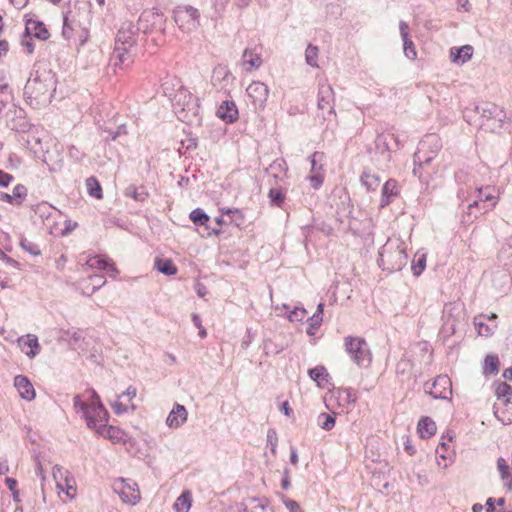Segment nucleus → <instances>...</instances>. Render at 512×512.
I'll use <instances>...</instances> for the list:
<instances>
[{"mask_svg":"<svg viewBox=\"0 0 512 512\" xmlns=\"http://www.w3.org/2000/svg\"><path fill=\"white\" fill-rule=\"evenodd\" d=\"M443 147L442 140L437 134L426 135L418 144L417 151L413 155V174L420 180H425L423 171L438 155Z\"/></svg>","mask_w":512,"mask_h":512,"instance_id":"7ed1b4c3","label":"nucleus"},{"mask_svg":"<svg viewBox=\"0 0 512 512\" xmlns=\"http://www.w3.org/2000/svg\"><path fill=\"white\" fill-rule=\"evenodd\" d=\"M217 116L227 123H234L239 117L238 108L234 101L225 100L217 109Z\"/></svg>","mask_w":512,"mask_h":512,"instance_id":"f3484780","label":"nucleus"},{"mask_svg":"<svg viewBox=\"0 0 512 512\" xmlns=\"http://www.w3.org/2000/svg\"><path fill=\"white\" fill-rule=\"evenodd\" d=\"M323 318L318 315H312L307 319L308 325L319 328L322 324Z\"/></svg>","mask_w":512,"mask_h":512,"instance_id":"69168bd1","label":"nucleus"},{"mask_svg":"<svg viewBox=\"0 0 512 512\" xmlns=\"http://www.w3.org/2000/svg\"><path fill=\"white\" fill-rule=\"evenodd\" d=\"M27 196V188L22 185L18 184L13 188V192L6 193L0 191V201H4L7 203H10L12 205H21L22 200Z\"/></svg>","mask_w":512,"mask_h":512,"instance_id":"5701e85b","label":"nucleus"},{"mask_svg":"<svg viewBox=\"0 0 512 512\" xmlns=\"http://www.w3.org/2000/svg\"><path fill=\"white\" fill-rule=\"evenodd\" d=\"M308 374L313 381L317 382L318 386H321L322 381H328L329 378L327 369L323 365L309 369Z\"/></svg>","mask_w":512,"mask_h":512,"instance_id":"4c0bfd02","label":"nucleus"},{"mask_svg":"<svg viewBox=\"0 0 512 512\" xmlns=\"http://www.w3.org/2000/svg\"><path fill=\"white\" fill-rule=\"evenodd\" d=\"M5 484L7 488L13 493V497L16 498L18 494V491L16 490L17 480L8 477L5 479Z\"/></svg>","mask_w":512,"mask_h":512,"instance_id":"680f3d73","label":"nucleus"},{"mask_svg":"<svg viewBox=\"0 0 512 512\" xmlns=\"http://www.w3.org/2000/svg\"><path fill=\"white\" fill-rule=\"evenodd\" d=\"M317 107L328 116L335 115V93L330 84L326 81L320 82L318 85ZM326 118V115L323 114Z\"/></svg>","mask_w":512,"mask_h":512,"instance_id":"1a4fd4ad","label":"nucleus"},{"mask_svg":"<svg viewBox=\"0 0 512 512\" xmlns=\"http://www.w3.org/2000/svg\"><path fill=\"white\" fill-rule=\"evenodd\" d=\"M378 265L387 271H400L407 264L404 243L399 239H388L379 250Z\"/></svg>","mask_w":512,"mask_h":512,"instance_id":"20e7f679","label":"nucleus"},{"mask_svg":"<svg viewBox=\"0 0 512 512\" xmlns=\"http://www.w3.org/2000/svg\"><path fill=\"white\" fill-rule=\"evenodd\" d=\"M25 32L30 36H33L40 40H47L50 37V33L47 30L45 24L41 21L29 19L26 22Z\"/></svg>","mask_w":512,"mask_h":512,"instance_id":"4be33fe9","label":"nucleus"},{"mask_svg":"<svg viewBox=\"0 0 512 512\" xmlns=\"http://www.w3.org/2000/svg\"><path fill=\"white\" fill-rule=\"evenodd\" d=\"M14 386L18 390L20 397L31 401L35 398V390L26 376L17 375L14 378Z\"/></svg>","mask_w":512,"mask_h":512,"instance_id":"a211bd4d","label":"nucleus"},{"mask_svg":"<svg viewBox=\"0 0 512 512\" xmlns=\"http://www.w3.org/2000/svg\"><path fill=\"white\" fill-rule=\"evenodd\" d=\"M476 109L480 112L482 125L490 131L495 132L504 127L506 112L502 107L494 103H485Z\"/></svg>","mask_w":512,"mask_h":512,"instance_id":"6e6552de","label":"nucleus"},{"mask_svg":"<svg viewBox=\"0 0 512 512\" xmlns=\"http://www.w3.org/2000/svg\"><path fill=\"white\" fill-rule=\"evenodd\" d=\"M499 359L496 355H488L485 358L483 370L485 374H497Z\"/></svg>","mask_w":512,"mask_h":512,"instance_id":"c03bdc74","label":"nucleus"},{"mask_svg":"<svg viewBox=\"0 0 512 512\" xmlns=\"http://www.w3.org/2000/svg\"><path fill=\"white\" fill-rule=\"evenodd\" d=\"M335 422V414L321 413L318 416V425L325 431L332 430L335 426Z\"/></svg>","mask_w":512,"mask_h":512,"instance_id":"37998d69","label":"nucleus"},{"mask_svg":"<svg viewBox=\"0 0 512 512\" xmlns=\"http://www.w3.org/2000/svg\"><path fill=\"white\" fill-rule=\"evenodd\" d=\"M247 97L254 109H264L269 95V89L266 84L260 81H253L246 89Z\"/></svg>","mask_w":512,"mask_h":512,"instance_id":"ddd939ff","label":"nucleus"},{"mask_svg":"<svg viewBox=\"0 0 512 512\" xmlns=\"http://www.w3.org/2000/svg\"><path fill=\"white\" fill-rule=\"evenodd\" d=\"M86 188L90 196L96 199L103 197L102 187L95 177L91 176L86 179Z\"/></svg>","mask_w":512,"mask_h":512,"instance_id":"58836bf2","label":"nucleus"},{"mask_svg":"<svg viewBox=\"0 0 512 512\" xmlns=\"http://www.w3.org/2000/svg\"><path fill=\"white\" fill-rule=\"evenodd\" d=\"M174 113L177 118L187 124L199 121V103L188 89L181 87L177 90L173 99Z\"/></svg>","mask_w":512,"mask_h":512,"instance_id":"39448f33","label":"nucleus"},{"mask_svg":"<svg viewBox=\"0 0 512 512\" xmlns=\"http://www.w3.org/2000/svg\"><path fill=\"white\" fill-rule=\"evenodd\" d=\"M345 351L354 363L360 367H367L372 360L369 346L361 337L347 336L344 339Z\"/></svg>","mask_w":512,"mask_h":512,"instance_id":"0eeeda50","label":"nucleus"},{"mask_svg":"<svg viewBox=\"0 0 512 512\" xmlns=\"http://www.w3.org/2000/svg\"><path fill=\"white\" fill-rule=\"evenodd\" d=\"M446 443L445 442H441L438 447L436 448V455L438 457H440L441 459L444 460V464H443V468H447L448 467V463L446 462V456L444 454V452L446 451Z\"/></svg>","mask_w":512,"mask_h":512,"instance_id":"bf43d9fd","label":"nucleus"},{"mask_svg":"<svg viewBox=\"0 0 512 512\" xmlns=\"http://www.w3.org/2000/svg\"><path fill=\"white\" fill-rule=\"evenodd\" d=\"M73 404L74 408L77 411L80 410L82 412V417L85 419L88 428H92V426H97V421L95 416L93 415V411L90 405L86 402H83L81 400L80 395L74 396Z\"/></svg>","mask_w":512,"mask_h":512,"instance_id":"412c9836","label":"nucleus"},{"mask_svg":"<svg viewBox=\"0 0 512 512\" xmlns=\"http://www.w3.org/2000/svg\"><path fill=\"white\" fill-rule=\"evenodd\" d=\"M87 265L91 268L98 270H106L115 276L118 273L117 268L108 259L101 258L100 256H93L87 260Z\"/></svg>","mask_w":512,"mask_h":512,"instance_id":"bb28decb","label":"nucleus"},{"mask_svg":"<svg viewBox=\"0 0 512 512\" xmlns=\"http://www.w3.org/2000/svg\"><path fill=\"white\" fill-rule=\"evenodd\" d=\"M21 45L26 48L28 54H32L34 52L35 46L32 40V36H30L26 32L23 34L21 38Z\"/></svg>","mask_w":512,"mask_h":512,"instance_id":"5fc2aeb1","label":"nucleus"},{"mask_svg":"<svg viewBox=\"0 0 512 512\" xmlns=\"http://www.w3.org/2000/svg\"><path fill=\"white\" fill-rule=\"evenodd\" d=\"M57 82L56 74L48 62H36L24 87L26 102L37 109L48 105L56 91Z\"/></svg>","mask_w":512,"mask_h":512,"instance_id":"f257e3e1","label":"nucleus"},{"mask_svg":"<svg viewBox=\"0 0 512 512\" xmlns=\"http://www.w3.org/2000/svg\"><path fill=\"white\" fill-rule=\"evenodd\" d=\"M187 415L186 408L176 403L166 419V424L170 428H178L186 422Z\"/></svg>","mask_w":512,"mask_h":512,"instance_id":"aec40b11","label":"nucleus"},{"mask_svg":"<svg viewBox=\"0 0 512 512\" xmlns=\"http://www.w3.org/2000/svg\"><path fill=\"white\" fill-rule=\"evenodd\" d=\"M64 337L69 342V344L74 347H80V342L83 340L81 333L73 329L66 330L64 332Z\"/></svg>","mask_w":512,"mask_h":512,"instance_id":"49530a36","label":"nucleus"},{"mask_svg":"<svg viewBox=\"0 0 512 512\" xmlns=\"http://www.w3.org/2000/svg\"><path fill=\"white\" fill-rule=\"evenodd\" d=\"M400 147V141L394 133H381L375 139L376 151L384 156L385 160H390L391 151Z\"/></svg>","mask_w":512,"mask_h":512,"instance_id":"4468645a","label":"nucleus"},{"mask_svg":"<svg viewBox=\"0 0 512 512\" xmlns=\"http://www.w3.org/2000/svg\"><path fill=\"white\" fill-rule=\"evenodd\" d=\"M308 178H309L313 188H315V189H318L323 183V176L320 174V172L311 173V175Z\"/></svg>","mask_w":512,"mask_h":512,"instance_id":"4d7b16f0","label":"nucleus"},{"mask_svg":"<svg viewBox=\"0 0 512 512\" xmlns=\"http://www.w3.org/2000/svg\"><path fill=\"white\" fill-rule=\"evenodd\" d=\"M473 47L471 45H464L460 48L450 49V59L453 63L464 64L472 58Z\"/></svg>","mask_w":512,"mask_h":512,"instance_id":"b1692460","label":"nucleus"},{"mask_svg":"<svg viewBox=\"0 0 512 512\" xmlns=\"http://www.w3.org/2000/svg\"><path fill=\"white\" fill-rule=\"evenodd\" d=\"M192 503V496L189 491H183L176 499L173 507L177 512H188Z\"/></svg>","mask_w":512,"mask_h":512,"instance_id":"c9c22d12","label":"nucleus"},{"mask_svg":"<svg viewBox=\"0 0 512 512\" xmlns=\"http://www.w3.org/2000/svg\"><path fill=\"white\" fill-rule=\"evenodd\" d=\"M417 430L421 438L428 439L435 435L437 430L436 423L430 417H422L418 422Z\"/></svg>","mask_w":512,"mask_h":512,"instance_id":"a878e982","label":"nucleus"},{"mask_svg":"<svg viewBox=\"0 0 512 512\" xmlns=\"http://www.w3.org/2000/svg\"><path fill=\"white\" fill-rule=\"evenodd\" d=\"M90 284L92 285L91 293L96 292L106 284V280L103 275L94 274L89 276Z\"/></svg>","mask_w":512,"mask_h":512,"instance_id":"8fccbe9b","label":"nucleus"},{"mask_svg":"<svg viewBox=\"0 0 512 512\" xmlns=\"http://www.w3.org/2000/svg\"><path fill=\"white\" fill-rule=\"evenodd\" d=\"M108 420L109 418L105 422L97 421V426H92L91 429H94L105 438L110 439L113 443L124 442V432L118 427L108 426Z\"/></svg>","mask_w":512,"mask_h":512,"instance_id":"dca6fc26","label":"nucleus"},{"mask_svg":"<svg viewBox=\"0 0 512 512\" xmlns=\"http://www.w3.org/2000/svg\"><path fill=\"white\" fill-rule=\"evenodd\" d=\"M70 14H71V12L69 11L63 17L62 35L67 40L72 38L73 32L77 28H81L80 24L70 17Z\"/></svg>","mask_w":512,"mask_h":512,"instance_id":"473e14b6","label":"nucleus"},{"mask_svg":"<svg viewBox=\"0 0 512 512\" xmlns=\"http://www.w3.org/2000/svg\"><path fill=\"white\" fill-rule=\"evenodd\" d=\"M78 226V224L76 222H72L71 220H66L65 221V228L63 229L62 231V234L63 235H67L69 234L70 232H72L76 227Z\"/></svg>","mask_w":512,"mask_h":512,"instance_id":"774afa93","label":"nucleus"},{"mask_svg":"<svg viewBox=\"0 0 512 512\" xmlns=\"http://www.w3.org/2000/svg\"><path fill=\"white\" fill-rule=\"evenodd\" d=\"M403 40V50L404 54L407 58L414 60L417 56L415 45L410 38L402 39Z\"/></svg>","mask_w":512,"mask_h":512,"instance_id":"09e8293b","label":"nucleus"},{"mask_svg":"<svg viewBox=\"0 0 512 512\" xmlns=\"http://www.w3.org/2000/svg\"><path fill=\"white\" fill-rule=\"evenodd\" d=\"M136 483H130L124 478L117 479L113 484L114 491L119 494L124 503L135 505L140 500L139 490Z\"/></svg>","mask_w":512,"mask_h":512,"instance_id":"9b49d317","label":"nucleus"},{"mask_svg":"<svg viewBox=\"0 0 512 512\" xmlns=\"http://www.w3.org/2000/svg\"><path fill=\"white\" fill-rule=\"evenodd\" d=\"M475 324L478 326L479 335L488 337L493 334V329L491 327H489L488 325H486L482 322L475 323Z\"/></svg>","mask_w":512,"mask_h":512,"instance_id":"13d9d810","label":"nucleus"},{"mask_svg":"<svg viewBox=\"0 0 512 512\" xmlns=\"http://www.w3.org/2000/svg\"><path fill=\"white\" fill-rule=\"evenodd\" d=\"M495 395L498 400H503V404L507 408L512 409V387L506 382L496 384Z\"/></svg>","mask_w":512,"mask_h":512,"instance_id":"cd10ccee","label":"nucleus"},{"mask_svg":"<svg viewBox=\"0 0 512 512\" xmlns=\"http://www.w3.org/2000/svg\"><path fill=\"white\" fill-rule=\"evenodd\" d=\"M425 389L434 399H448L452 395V384L447 375L437 376L430 386L425 383Z\"/></svg>","mask_w":512,"mask_h":512,"instance_id":"f8f14e48","label":"nucleus"},{"mask_svg":"<svg viewBox=\"0 0 512 512\" xmlns=\"http://www.w3.org/2000/svg\"><path fill=\"white\" fill-rule=\"evenodd\" d=\"M283 504L289 510V512H303L298 502L292 499H284Z\"/></svg>","mask_w":512,"mask_h":512,"instance_id":"6e6d98bb","label":"nucleus"},{"mask_svg":"<svg viewBox=\"0 0 512 512\" xmlns=\"http://www.w3.org/2000/svg\"><path fill=\"white\" fill-rule=\"evenodd\" d=\"M283 307L288 311L287 318L290 322H302L306 316L307 311L304 307H294L292 310H289V306L284 304Z\"/></svg>","mask_w":512,"mask_h":512,"instance_id":"ea45409f","label":"nucleus"},{"mask_svg":"<svg viewBox=\"0 0 512 512\" xmlns=\"http://www.w3.org/2000/svg\"><path fill=\"white\" fill-rule=\"evenodd\" d=\"M468 179V173L461 169L455 173V180L459 184H466Z\"/></svg>","mask_w":512,"mask_h":512,"instance_id":"e2e57ef3","label":"nucleus"},{"mask_svg":"<svg viewBox=\"0 0 512 512\" xmlns=\"http://www.w3.org/2000/svg\"><path fill=\"white\" fill-rule=\"evenodd\" d=\"M65 474L66 475L64 478V483L58 481L57 488L61 489L62 491H65L68 497L73 498L76 494V488L74 486L75 481L73 476H71L68 471H65Z\"/></svg>","mask_w":512,"mask_h":512,"instance_id":"e433bc0d","label":"nucleus"},{"mask_svg":"<svg viewBox=\"0 0 512 512\" xmlns=\"http://www.w3.org/2000/svg\"><path fill=\"white\" fill-rule=\"evenodd\" d=\"M12 180H13V176L11 174L0 170V186L1 187H7Z\"/></svg>","mask_w":512,"mask_h":512,"instance_id":"052dcab7","label":"nucleus"},{"mask_svg":"<svg viewBox=\"0 0 512 512\" xmlns=\"http://www.w3.org/2000/svg\"><path fill=\"white\" fill-rule=\"evenodd\" d=\"M425 267H426V255L425 254L415 255V258L413 259V262H412L413 274L415 276L421 275V273L424 271Z\"/></svg>","mask_w":512,"mask_h":512,"instance_id":"a18cd8bd","label":"nucleus"},{"mask_svg":"<svg viewBox=\"0 0 512 512\" xmlns=\"http://www.w3.org/2000/svg\"><path fill=\"white\" fill-rule=\"evenodd\" d=\"M399 30H400L402 39L409 38V26L405 21H400Z\"/></svg>","mask_w":512,"mask_h":512,"instance_id":"338daca9","label":"nucleus"},{"mask_svg":"<svg viewBox=\"0 0 512 512\" xmlns=\"http://www.w3.org/2000/svg\"><path fill=\"white\" fill-rule=\"evenodd\" d=\"M190 219L195 225L208 227L210 217L202 209L196 208L190 213Z\"/></svg>","mask_w":512,"mask_h":512,"instance_id":"79ce46f5","label":"nucleus"},{"mask_svg":"<svg viewBox=\"0 0 512 512\" xmlns=\"http://www.w3.org/2000/svg\"><path fill=\"white\" fill-rule=\"evenodd\" d=\"M18 342L22 346V349H24V347L30 348L29 351H25L28 357L33 358L38 354L40 346L38 338L35 335L28 334L26 337H20Z\"/></svg>","mask_w":512,"mask_h":512,"instance_id":"c756f323","label":"nucleus"},{"mask_svg":"<svg viewBox=\"0 0 512 512\" xmlns=\"http://www.w3.org/2000/svg\"><path fill=\"white\" fill-rule=\"evenodd\" d=\"M124 194L138 202H144L149 197V193L144 186L130 185L125 189Z\"/></svg>","mask_w":512,"mask_h":512,"instance_id":"72a5a7b5","label":"nucleus"},{"mask_svg":"<svg viewBox=\"0 0 512 512\" xmlns=\"http://www.w3.org/2000/svg\"><path fill=\"white\" fill-rule=\"evenodd\" d=\"M142 40L137 24L126 21L122 23L114 40V50L111 61L115 67L127 68L133 62L138 52V43Z\"/></svg>","mask_w":512,"mask_h":512,"instance_id":"f03ea898","label":"nucleus"},{"mask_svg":"<svg viewBox=\"0 0 512 512\" xmlns=\"http://www.w3.org/2000/svg\"><path fill=\"white\" fill-rule=\"evenodd\" d=\"M318 55H319V48L313 44H308L306 50H305V61L306 63L314 68H317L318 65Z\"/></svg>","mask_w":512,"mask_h":512,"instance_id":"a19ab883","label":"nucleus"},{"mask_svg":"<svg viewBox=\"0 0 512 512\" xmlns=\"http://www.w3.org/2000/svg\"><path fill=\"white\" fill-rule=\"evenodd\" d=\"M89 405L93 411V415L95 416L96 421L105 422L109 418L108 411L104 408L100 397L95 391H92L91 402Z\"/></svg>","mask_w":512,"mask_h":512,"instance_id":"393cba45","label":"nucleus"},{"mask_svg":"<svg viewBox=\"0 0 512 512\" xmlns=\"http://www.w3.org/2000/svg\"><path fill=\"white\" fill-rule=\"evenodd\" d=\"M173 14L175 23L183 31H189L198 24L199 12L192 6H178Z\"/></svg>","mask_w":512,"mask_h":512,"instance_id":"9d476101","label":"nucleus"},{"mask_svg":"<svg viewBox=\"0 0 512 512\" xmlns=\"http://www.w3.org/2000/svg\"><path fill=\"white\" fill-rule=\"evenodd\" d=\"M234 79V76L226 65L219 64L213 69L211 82L219 90L228 91Z\"/></svg>","mask_w":512,"mask_h":512,"instance_id":"2eb2a0df","label":"nucleus"},{"mask_svg":"<svg viewBox=\"0 0 512 512\" xmlns=\"http://www.w3.org/2000/svg\"><path fill=\"white\" fill-rule=\"evenodd\" d=\"M398 195L399 188L397 181L394 179L387 180L382 187L380 206H388Z\"/></svg>","mask_w":512,"mask_h":512,"instance_id":"6ab92c4d","label":"nucleus"},{"mask_svg":"<svg viewBox=\"0 0 512 512\" xmlns=\"http://www.w3.org/2000/svg\"><path fill=\"white\" fill-rule=\"evenodd\" d=\"M269 169L286 173L288 170V165L283 158H278L270 164Z\"/></svg>","mask_w":512,"mask_h":512,"instance_id":"603ef678","label":"nucleus"},{"mask_svg":"<svg viewBox=\"0 0 512 512\" xmlns=\"http://www.w3.org/2000/svg\"><path fill=\"white\" fill-rule=\"evenodd\" d=\"M498 200L499 193L495 186L487 185L477 188V199L468 205L467 218H464L463 222H473L478 217L474 210L478 209L479 214H484L495 207Z\"/></svg>","mask_w":512,"mask_h":512,"instance_id":"423d86ee","label":"nucleus"},{"mask_svg":"<svg viewBox=\"0 0 512 512\" xmlns=\"http://www.w3.org/2000/svg\"><path fill=\"white\" fill-rule=\"evenodd\" d=\"M154 267L160 273L167 275V276L175 275L178 271L173 260L168 259V258H159V257L155 258Z\"/></svg>","mask_w":512,"mask_h":512,"instance_id":"c85d7f7f","label":"nucleus"},{"mask_svg":"<svg viewBox=\"0 0 512 512\" xmlns=\"http://www.w3.org/2000/svg\"><path fill=\"white\" fill-rule=\"evenodd\" d=\"M112 408H113L115 414H117V415L123 414V413L127 412V410H128L127 406L124 405L120 401H115L112 404Z\"/></svg>","mask_w":512,"mask_h":512,"instance_id":"0e129e2a","label":"nucleus"},{"mask_svg":"<svg viewBox=\"0 0 512 512\" xmlns=\"http://www.w3.org/2000/svg\"><path fill=\"white\" fill-rule=\"evenodd\" d=\"M270 204L276 207H282L286 199V191L281 187H272L268 192Z\"/></svg>","mask_w":512,"mask_h":512,"instance_id":"f704fd0d","label":"nucleus"},{"mask_svg":"<svg viewBox=\"0 0 512 512\" xmlns=\"http://www.w3.org/2000/svg\"><path fill=\"white\" fill-rule=\"evenodd\" d=\"M361 182L368 191H375L379 187L381 179L376 173L365 170L361 175Z\"/></svg>","mask_w":512,"mask_h":512,"instance_id":"7c9ffc66","label":"nucleus"},{"mask_svg":"<svg viewBox=\"0 0 512 512\" xmlns=\"http://www.w3.org/2000/svg\"><path fill=\"white\" fill-rule=\"evenodd\" d=\"M243 64L248 66V69H257L262 65V59L259 54L254 53L252 50L246 48L242 55Z\"/></svg>","mask_w":512,"mask_h":512,"instance_id":"2f4dec72","label":"nucleus"},{"mask_svg":"<svg viewBox=\"0 0 512 512\" xmlns=\"http://www.w3.org/2000/svg\"><path fill=\"white\" fill-rule=\"evenodd\" d=\"M324 158V153L314 152L309 156L311 163V173H318L322 169V165L318 166V162H321Z\"/></svg>","mask_w":512,"mask_h":512,"instance_id":"de8ad7c7","label":"nucleus"},{"mask_svg":"<svg viewBox=\"0 0 512 512\" xmlns=\"http://www.w3.org/2000/svg\"><path fill=\"white\" fill-rule=\"evenodd\" d=\"M20 245L25 251H27L31 255L38 256L41 253L39 246L27 239L21 240Z\"/></svg>","mask_w":512,"mask_h":512,"instance_id":"3c124183","label":"nucleus"},{"mask_svg":"<svg viewBox=\"0 0 512 512\" xmlns=\"http://www.w3.org/2000/svg\"><path fill=\"white\" fill-rule=\"evenodd\" d=\"M497 467L503 480L508 479L510 477L509 466L504 458L500 457L497 460Z\"/></svg>","mask_w":512,"mask_h":512,"instance_id":"864d4df0","label":"nucleus"}]
</instances>
